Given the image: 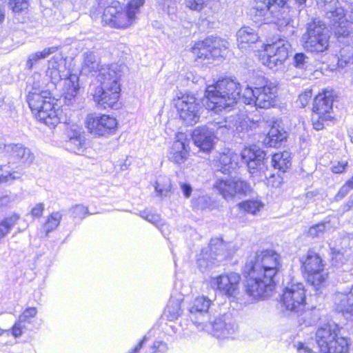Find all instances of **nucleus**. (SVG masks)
<instances>
[{
	"label": "nucleus",
	"mask_w": 353,
	"mask_h": 353,
	"mask_svg": "<svg viewBox=\"0 0 353 353\" xmlns=\"http://www.w3.org/2000/svg\"><path fill=\"white\" fill-rule=\"evenodd\" d=\"M281 266L280 255L272 250L259 251L248 258L243 269L246 293L254 298L270 296L275 287L274 276Z\"/></svg>",
	"instance_id": "1"
},
{
	"label": "nucleus",
	"mask_w": 353,
	"mask_h": 353,
	"mask_svg": "<svg viewBox=\"0 0 353 353\" xmlns=\"http://www.w3.org/2000/svg\"><path fill=\"white\" fill-rule=\"evenodd\" d=\"M240 84L230 78L219 79L212 85L207 86L205 96L208 99L207 108L215 112L232 107L241 101L248 105H254L255 89L246 87L242 94Z\"/></svg>",
	"instance_id": "2"
},
{
	"label": "nucleus",
	"mask_w": 353,
	"mask_h": 353,
	"mask_svg": "<svg viewBox=\"0 0 353 353\" xmlns=\"http://www.w3.org/2000/svg\"><path fill=\"white\" fill-rule=\"evenodd\" d=\"M287 2L288 0H256L252 12L261 20L276 24L280 31L290 35L294 30Z\"/></svg>",
	"instance_id": "3"
},
{
	"label": "nucleus",
	"mask_w": 353,
	"mask_h": 353,
	"mask_svg": "<svg viewBox=\"0 0 353 353\" xmlns=\"http://www.w3.org/2000/svg\"><path fill=\"white\" fill-rule=\"evenodd\" d=\"M54 100L48 90H41L36 85H33L27 97L29 107L37 119L50 127H54L60 120Z\"/></svg>",
	"instance_id": "4"
},
{
	"label": "nucleus",
	"mask_w": 353,
	"mask_h": 353,
	"mask_svg": "<svg viewBox=\"0 0 353 353\" xmlns=\"http://www.w3.org/2000/svg\"><path fill=\"white\" fill-rule=\"evenodd\" d=\"M316 342L321 353H347L349 343L342 335L341 327L334 322L321 326L316 332Z\"/></svg>",
	"instance_id": "5"
},
{
	"label": "nucleus",
	"mask_w": 353,
	"mask_h": 353,
	"mask_svg": "<svg viewBox=\"0 0 353 353\" xmlns=\"http://www.w3.org/2000/svg\"><path fill=\"white\" fill-rule=\"evenodd\" d=\"M145 0H130L126 10H119L116 6L107 7L103 12L102 21L111 28H127L135 23L140 8Z\"/></svg>",
	"instance_id": "6"
},
{
	"label": "nucleus",
	"mask_w": 353,
	"mask_h": 353,
	"mask_svg": "<svg viewBox=\"0 0 353 353\" xmlns=\"http://www.w3.org/2000/svg\"><path fill=\"white\" fill-rule=\"evenodd\" d=\"M330 37L325 23L319 19H313L307 23L302 36L303 46L308 52H323L328 49Z\"/></svg>",
	"instance_id": "7"
},
{
	"label": "nucleus",
	"mask_w": 353,
	"mask_h": 353,
	"mask_svg": "<svg viewBox=\"0 0 353 353\" xmlns=\"http://www.w3.org/2000/svg\"><path fill=\"white\" fill-rule=\"evenodd\" d=\"M305 298L304 285L301 283H292L283 290L281 302L286 310L301 315L304 314L305 317L310 314L304 312Z\"/></svg>",
	"instance_id": "8"
},
{
	"label": "nucleus",
	"mask_w": 353,
	"mask_h": 353,
	"mask_svg": "<svg viewBox=\"0 0 353 353\" xmlns=\"http://www.w3.org/2000/svg\"><path fill=\"white\" fill-rule=\"evenodd\" d=\"M227 121L224 123H212L210 127L202 126L196 128L192 134L194 144L201 150L209 151L212 148L215 139L214 132L216 134L228 133L232 128Z\"/></svg>",
	"instance_id": "9"
},
{
	"label": "nucleus",
	"mask_w": 353,
	"mask_h": 353,
	"mask_svg": "<svg viewBox=\"0 0 353 353\" xmlns=\"http://www.w3.org/2000/svg\"><path fill=\"white\" fill-rule=\"evenodd\" d=\"M179 117L187 125H194L200 119L201 106L193 94H184L175 100Z\"/></svg>",
	"instance_id": "10"
},
{
	"label": "nucleus",
	"mask_w": 353,
	"mask_h": 353,
	"mask_svg": "<svg viewBox=\"0 0 353 353\" xmlns=\"http://www.w3.org/2000/svg\"><path fill=\"white\" fill-rule=\"evenodd\" d=\"M301 262L304 272L307 274L308 283L318 290L327 276L321 257L314 252H308L305 259H302Z\"/></svg>",
	"instance_id": "11"
},
{
	"label": "nucleus",
	"mask_w": 353,
	"mask_h": 353,
	"mask_svg": "<svg viewBox=\"0 0 353 353\" xmlns=\"http://www.w3.org/2000/svg\"><path fill=\"white\" fill-rule=\"evenodd\" d=\"M290 43L285 40L279 39L265 46L263 63L273 70L281 65L288 57Z\"/></svg>",
	"instance_id": "12"
},
{
	"label": "nucleus",
	"mask_w": 353,
	"mask_h": 353,
	"mask_svg": "<svg viewBox=\"0 0 353 353\" xmlns=\"http://www.w3.org/2000/svg\"><path fill=\"white\" fill-rule=\"evenodd\" d=\"M85 127L95 137H105L112 134L117 125L116 119L108 114H89L87 115Z\"/></svg>",
	"instance_id": "13"
},
{
	"label": "nucleus",
	"mask_w": 353,
	"mask_h": 353,
	"mask_svg": "<svg viewBox=\"0 0 353 353\" xmlns=\"http://www.w3.org/2000/svg\"><path fill=\"white\" fill-rule=\"evenodd\" d=\"M211 303L212 301L205 296H199L189 303L188 318L199 330L208 326V310Z\"/></svg>",
	"instance_id": "14"
},
{
	"label": "nucleus",
	"mask_w": 353,
	"mask_h": 353,
	"mask_svg": "<svg viewBox=\"0 0 353 353\" xmlns=\"http://www.w3.org/2000/svg\"><path fill=\"white\" fill-rule=\"evenodd\" d=\"M214 187L225 199H231L236 194H246L252 191L249 183L235 178L218 179Z\"/></svg>",
	"instance_id": "15"
},
{
	"label": "nucleus",
	"mask_w": 353,
	"mask_h": 353,
	"mask_svg": "<svg viewBox=\"0 0 353 353\" xmlns=\"http://www.w3.org/2000/svg\"><path fill=\"white\" fill-rule=\"evenodd\" d=\"M71 73L70 61L61 54L54 56L48 62L46 76L54 85L61 82Z\"/></svg>",
	"instance_id": "16"
},
{
	"label": "nucleus",
	"mask_w": 353,
	"mask_h": 353,
	"mask_svg": "<svg viewBox=\"0 0 353 353\" xmlns=\"http://www.w3.org/2000/svg\"><path fill=\"white\" fill-rule=\"evenodd\" d=\"M207 327L203 330L211 331L212 334L218 339H226L232 336L237 330V325L228 315H222L212 322L207 320Z\"/></svg>",
	"instance_id": "17"
},
{
	"label": "nucleus",
	"mask_w": 353,
	"mask_h": 353,
	"mask_svg": "<svg viewBox=\"0 0 353 353\" xmlns=\"http://www.w3.org/2000/svg\"><path fill=\"white\" fill-rule=\"evenodd\" d=\"M0 150L10 161L30 165L34 159L31 150L21 143L3 144V147L1 145Z\"/></svg>",
	"instance_id": "18"
},
{
	"label": "nucleus",
	"mask_w": 353,
	"mask_h": 353,
	"mask_svg": "<svg viewBox=\"0 0 353 353\" xmlns=\"http://www.w3.org/2000/svg\"><path fill=\"white\" fill-rule=\"evenodd\" d=\"M265 155V152L256 145L245 148L241 153L243 162L247 165L252 174L262 169Z\"/></svg>",
	"instance_id": "19"
},
{
	"label": "nucleus",
	"mask_w": 353,
	"mask_h": 353,
	"mask_svg": "<svg viewBox=\"0 0 353 353\" xmlns=\"http://www.w3.org/2000/svg\"><path fill=\"white\" fill-rule=\"evenodd\" d=\"M189 154V140L185 133L178 132L175 141L170 148L168 159L170 161L181 164L188 159Z\"/></svg>",
	"instance_id": "20"
},
{
	"label": "nucleus",
	"mask_w": 353,
	"mask_h": 353,
	"mask_svg": "<svg viewBox=\"0 0 353 353\" xmlns=\"http://www.w3.org/2000/svg\"><path fill=\"white\" fill-rule=\"evenodd\" d=\"M277 88L274 83L266 81L263 86L255 88V106L260 108H270L275 105Z\"/></svg>",
	"instance_id": "21"
},
{
	"label": "nucleus",
	"mask_w": 353,
	"mask_h": 353,
	"mask_svg": "<svg viewBox=\"0 0 353 353\" xmlns=\"http://www.w3.org/2000/svg\"><path fill=\"white\" fill-rule=\"evenodd\" d=\"M97 80L100 85L107 88L108 86L114 89H121L119 81L121 72L117 65H103L98 71Z\"/></svg>",
	"instance_id": "22"
},
{
	"label": "nucleus",
	"mask_w": 353,
	"mask_h": 353,
	"mask_svg": "<svg viewBox=\"0 0 353 353\" xmlns=\"http://www.w3.org/2000/svg\"><path fill=\"white\" fill-rule=\"evenodd\" d=\"M332 105V92L325 90L315 97L313 112L316 114H319L320 118L323 120H331L333 118L331 112Z\"/></svg>",
	"instance_id": "23"
},
{
	"label": "nucleus",
	"mask_w": 353,
	"mask_h": 353,
	"mask_svg": "<svg viewBox=\"0 0 353 353\" xmlns=\"http://www.w3.org/2000/svg\"><path fill=\"white\" fill-rule=\"evenodd\" d=\"M240 281V275L236 272H230L213 278L211 285L216 288L228 296H232L238 289Z\"/></svg>",
	"instance_id": "24"
},
{
	"label": "nucleus",
	"mask_w": 353,
	"mask_h": 353,
	"mask_svg": "<svg viewBox=\"0 0 353 353\" xmlns=\"http://www.w3.org/2000/svg\"><path fill=\"white\" fill-rule=\"evenodd\" d=\"M121 89H114L108 86L107 88L100 85L95 90L93 99L96 103L103 108L114 107L119 98Z\"/></svg>",
	"instance_id": "25"
},
{
	"label": "nucleus",
	"mask_w": 353,
	"mask_h": 353,
	"mask_svg": "<svg viewBox=\"0 0 353 353\" xmlns=\"http://www.w3.org/2000/svg\"><path fill=\"white\" fill-rule=\"evenodd\" d=\"M63 81L65 103L74 108V103L78 100L77 94L79 90V77L75 74L70 75L62 79Z\"/></svg>",
	"instance_id": "26"
},
{
	"label": "nucleus",
	"mask_w": 353,
	"mask_h": 353,
	"mask_svg": "<svg viewBox=\"0 0 353 353\" xmlns=\"http://www.w3.org/2000/svg\"><path fill=\"white\" fill-rule=\"evenodd\" d=\"M229 244L226 243L220 238H213L210 240L209 244L210 256L211 259L217 260L221 262L228 258L231 255L230 251L228 250Z\"/></svg>",
	"instance_id": "27"
},
{
	"label": "nucleus",
	"mask_w": 353,
	"mask_h": 353,
	"mask_svg": "<svg viewBox=\"0 0 353 353\" xmlns=\"http://www.w3.org/2000/svg\"><path fill=\"white\" fill-rule=\"evenodd\" d=\"M239 159V155L230 150L221 154L217 160L219 170L224 174L231 172L237 168Z\"/></svg>",
	"instance_id": "28"
},
{
	"label": "nucleus",
	"mask_w": 353,
	"mask_h": 353,
	"mask_svg": "<svg viewBox=\"0 0 353 353\" xmlns=\"http://www.w3.org/2000/svg\"><path fill=\"white\" fill-rule=\"evenodd\" d=\"M83 62L81 65V73L85 74H96L102 66L99 57L94 51L87 50L82 54Z\"/></svg>",
	"instance_id": "29"
},
{
	"label": "nucleus",
	"mask_w": 353,
	"mask_h": 353,
	"mask_svg": "<svg viewBox=\"0 0 353 353\" xmlns=\"http://www.w3.org/2000/svg\"><path fill=\"white\" fill-rule=\"evenodd\" d=\"M238 46L241 50H247L250 46L256 43L259 36L250 27H243L236 33Z\"/></svg>",
	"instance_id": "30"
},
{
	"label": "nucleus",
	"mask_w": 353,
	"mask_h": 353,
	"mask_svg": "<svg viewBox=\"0 0 353 353\" xmlns=\"http://www.w3.org/2000/svg\"><path fill=\"white\" fill-rule=\"evenodd\" d=\"M87 145L85 136L80 130H74L66 143L68 149L77 154H83L87 149Z\"/></svg>",
	"instance_id": "31"
},
{
	"label": "nucleus",
	"mask_w": 353,
	"mask_h": 353,
	"mask_svg": "<svg viewBox=\"0 0 353 353\" xmlns=\"http://www.w3.org/2000/svg\"><path fill=\"white\" fill-rule=\"evenodd\" d=\"M287 137L286 132L279 125H273L268 132L265 139L266 144L270 147H278V145L284 141Z\"/></svg>",
	"instance_id": "32"
},
{
	"label": "nucleus",
	"mask_w": 353,
	"mask_h": 353,
	"mask_svg": "<svg viewBox=\"0 0 353 353\" xmlns=\"http://www.w3.org/2000/svg\"><path fill=\"white\" fill-rule=\"evenodd\" d=\"M336 310L349 314L353 321V303H348V297L343 293H336L334 296Z\"/></svg>",
	"instance_id": "33"
},
{
	"label": "nucleus",
	"mask_w": 353,
	"mask_h": 353,
	"mask_svg": "<svg viewBox=\"0 0 353 353\" xmlns=\"http://www.w3.org/2000/svg\"><path fill=\"white\" fill-rule=\"evenodd\" d=\"M210 58L223 57L227 54L228 42L218 37H211Z\"/></svg>",
	"instance_id": "34"
},
{
	"label": "nucleus",
	"mask_w": 353,
	"mask_h": 353,
	"mask_svg": "<svg viewBox=\"0 0 353 353\" xmlns=\"http://www.w3.org/2000/svg\"><path fill=\"white\" fill-rule=\"evenodd\" d=\"M157 195L160 197H167L172 190L171 180L165 176H160L154 184Z\"/></svg>",
	"instance_id": "35"
},
{
	"label": "nucleus",
	"mask_w": 353,
	"mask_h": 353,
	"mask_svg": "<svg viewBox=\"0 0 353 353\" xmlns=\"http://www.w3.org/2000/svg\"><path fill=\"white\" fill-rule=\"evenodd\" d=\"M211 43V37H209L203 41L196 42L192 48V51L197 58L210 59V48Z\"/></svg>",
	"instance_id": "36"
},
{
	"label": "nucleus",
	"mask_w": 353,
	"mask_h": 353,
	"mask_svg": "<svg viewBox=\"0 0 353 353\" xmlns=\"http://www.w3.org/2000/svg\"><path fill=\"white\" fill-rule=\"evenodd\" d=\"M272 165L275 169L285 172L291 165L290 154L287 152L274 154L272 157Z\"/></svg>",
	"instance_id": "37"
},
{
	"label": "nucleus",
	"mask_w": 353,
	"mask_h": 353,
	"mask_svg": "<svg viewBox=\"0 0 353 353\" xmlns=\"http://www.w3.org/2000/svg\"><path fill=\"white\" fill-rule=\"evenodd\" d=\"M10 163V162L1 166L0 182L10 183L21 177L23 174L22 172L21 171L14 170L11 168Z\"/></svg>",
	"instance_id": "38"
},
{
	"label": "nucleus",
	"mask_w": 353,
	"mask_h": 353,
	"mask_svg": "<svg viewBox=\"0 0 353 353\" xmlns=\"http://www.w3.org/2000/svg\"><path fill=\"white\" fill-rule=\"evenodd\" d=\"M58 48L57 46H52L45 48L42 51H39L30 54L26 63L27 67L30 69L32 68L33 65L39 60L46 58L50 54L56 52Z\"/></svg>",
	"instance_id": "39"
},
{
	"label": "nucleus",
	"mask_w": 353,
	"mask_h": 353,
	"mask_svg": "<svg viewBox=\"0 0 353 353\" xmlns=\"http://www.w3.org/2000/svg\"><path fill=\"white\" fill-rule=\"evenodd\" d=\"M239 207L245 212L254 215L263 208V203L257 199L248 200L240 203Z\"/></svg>",
	"instance_id": "40"
},
{
	"label": "nucleus",
	"mask_w": 353,
	"mask_h": 353,
	"mask_svg": "<svg viewBox=\"0 0 353 353\" xmlns=\"http://www.w3.org/2000/svg\"><path fill=\"white\" fill-rule=\"evenodd\" d=\"M170 320L176 319L181 313V301L179 299H170L165 309Z\"/></svg>",
	"instance_id": "41"
},
{
	"label": "nucleus",
	"mask_w": 353,
	"mask_h": 353,
	"mask_svg": "<svg viewBox=\"0 0 353 353\" xmlns=\"http://www.w3.org/2000/svg\"><path fill=\"white\" fill-rule=\"evenodd\" d=\"M326 17L330 19L334 23H340L345 16V10L341 7L338 6V3L334 5L333 9L328 10L325 12Z\"/></svg>",
	"instance_id": "42"
},
{
	"label": "nucleus",
	"mask_w": 353,
	"mask_h": 353,
	"mask_svg": "<svg viewBox=\"0 0 353 353\" xmlns=\"http://www.w3.org/2000/svg\"><path fill=\"white\" fill-rule=\"evenodd\" d=\"M353 32V24L347 21H342L336 28L335 34L338 39L347 37Z\"/></svg>",
	"instance_id": "43"
},
{
	"label": "nucleus",
	"mask_w": 353,
	"mask_h": 353,
	"mask_svg": "<svg viewBox=\"0 0 353 353\" xmlns=\"http://www.w3.org/2000/svg\"><path fill=\"white\" fill-rule=\"evenodd\" d=\"M61 219V214L58 212H53L48 217L46 223L44 224V229L46 233H49L52 230L58 227Z\"/></svg>",
	"instance_id": "44"
},
{
	"label": "nucleus",
	"mask_w": 353,
	"mask_h": 353,
	"mask_svg": "<svg viewBox=\"0 0 353 353\" xmlns=\"http://www.w3.org/2000/svg\"><path fill=\"white\" fill-rule=\"evenodd\" d=\"M353 63V54L349 48H343L340 51V57L338 59V65L345 68L350 63Z\"/></svg>",
	"instance_id": "45"
},
{
	"label": "nucleus",
	"mask_w": 353,
	"mask_h": 353,
	"mask_svg": "<svg viewBox=\"0 0 353 353\" xmlns=\"http://www.w3.org/2000/svg\"><path fill=\"white\" fill-rule=\"evenodd\" d=\"M294 65L301 70H305L310 65V58L303 52L295 54L294 56Z\"/></svg>",
	"instance_id": "46"
},
{
	"label": "nucleus",
	"mask_w": 353,
	"mask_h": 353,
	"mask_svg": "<svg viewBox=\"0 0 353 353\" xmlns=\"http://www.w3.org/2000/svg\"><path fill=\"white\" fill-rule=\"evenodd\" d=\"M326 224L321 223L311 226L308 230L307 235L312 238L321 236L326 230Z\"/></svg>",
	"instance_id": "47"
},
{
	"label": "nucleus",
	"mask_w": 353,
	"mask_h": 353,
	"mask_svg": "<svg viewBox=\"0 0 353 353\" xmlns=\"http://www.w3.org/2000/svg\"><path fill=\"white\" fill-rule=\"evenodd\" d=\"M140 216L157 227H160V225L161 227L163 226V225L160 224L161 220L160 216L157 214H152L148 211L144 210L140 212Z\"/></svg>",
	"instance_id": "48"
},
{
	"label": "nucleus",
	"mask_w": 353,
	"mask_h": 353,
	"mask_svg": "<svg viewBox=\"0 0 353 353\" xmlns=\"http://www.w3.org/2000/svg\"><path fill=\"white\" fill-rule=\"evenodd\" d=\"M209 0H185V5L192 10L201 11L208 3Z\"/></svg>",
	"instance_id": "49"
},
{
	"label": "nucleus",
	"mask_w": 353,
	"mask_h": 353,
	"mask_svg": "<svg viewBox=\"0 0 353 353\" xmlns=\"http://www.w3.org/2000/svg\"><path fill=\"white\" fill-rule=\"evenodd\" d=\"M353 188V180H349L345 185H343L338 193L336 194L334 199L338 201L344 198L348 192Z\"/></svg>",
	"instance_id": "50"
},
{
	"label": "nucleus",
	"mask_w": 353,
	"mask_h": 353,
	"mask_svg": "<svg viewBox=\"0 0 353 353\" xmlns=\"http://www.w3.org/2000/svg\"><path fill=\"white\" fill-rule=\"evenodd\" d=\"M72 214L74 219H83L89 214L88 209L83 205H76L72 209Z\"/></svg>",
	"instance_id": "51"
},
{
	"label": "nucleus",
	"mask_w": 353,
	"mask_h": 353,
	"mask_svg": "<svg viewBox=\"0 0 353 353\" xmlns=\"http://www.w3.org/2000/svg\"><path fill=\"white\" fill-rule=\"evenodd\" d=\"M37 314V310L36 307H28L19 316V319L24 323H30L31 319L34 318Z\"/></svg>",
	"instance_id": "52"
},
{
	"label": "nucleus",
	"mask_w": 353,
	"mask_h": 353,
	"mask_svg": "<svg viewBox=\"0 0 353 353\" xmlns=\"http://www.w3.org/2000/svg\"><path fill=\"white\" fill-rule=\"evenodd\" d=\"M319 8L321 9L325 13L330 9H333L334 5L338 3L337 0H316Z\"/></svg>",
	"instance_id": "53"
},
{
	"label": "nucleus",
	"mask_w": 353,
	"mask_h": 353,
	"mask_svg": "<svg viewBox=\"0 0 353 353\" xmlns=\"http://www.w3.org/2000/svg\"><path fill=\"white\" fill-rule=\"evenodd\" d=\"M192 206L196 209H205L209 205V198L205 196H199L193 199L192 201Z\"/></svg>",
	"instance_id": "54"
},
{
	"label": "nucleus",
	"mask_w": 353,
	"mask_h": 353,
	"mask_svg": "<svg viewBox=\"0 0 353 353\" xmlns=\"http://www.w3.org/2000/svg\"><path fill=\"white\" fill-rule=\"evenodd\" d=\"M13 12H19L27 8V0H9Z\"/></svg>",
	"instance_id": "55"
},
{
	"label": "nucleus",
	"mask_w": 353,
	"mask_h": 353,
	"mask_svg": "<svg viewBox=\"0 0 353 353\" xmlns=\"http://www.w3.org/2000/svg\"><path fill=\"white\" fill-rule=\"evenodd\" d=\"M312 97V90L307 89L303 92L299 97V101L300 102L301 107L306 106L311 100Z\"/></svg>",
	"instance_id": "56"
},
{
	"label": "nucleus",
	"mask_w": 353,
	"mask_h": 353,
	"mask_svg": "<svg viewBox=\"0 0 353 353\" xmlns=\"http://www.w3.org/2000/svg\"><path fill=\"white\" fill-rule=\"evenodd\" d=\"M283 183V178L279 174H272L267 179V184L274 188H278Z\"/></svg>",
	"instance_id": "57"
},
{
	"label": "nucleus",
	"mask_w": 353,
	"mask_h": 353,
	"mask_svg": "<svg viewBox=\"0 0 353 353\" xmlns=\"http://www.w3.org/2000/svg\"><path fill=\"white\" fill-rule=\"evenodd\" d=\"M25 323L21 321L20 319L14 323L12 328V334L14 337L20 336L23 333V330L25 329Z\"/></svg>",
	"instance_id": "58"
},
{
	"label": "nucleus",
	"mask_w": 353,
	"mask_h": 353,
	"mask_svg": "<svg viewBox=\"0 0 353 353\" xmlns=\"http://www.w3.org/2000/svg\"><path fill=\"white\" fill-rule=\"evenodd\" d=\"M295 347L299 353H316V350L311 348L308 344L298 342Z\"/></svg>",
	"instance_id": "59"
},
{
	"label": "nucleus",
	"mask_w": 353,
	"mask_h": 353,
	"mask_svg": "<svg viewBox=\"0 0 353 353\" xmlns=\"http://www.w3.org/2000/svg\"><path fill=\"white\" fill-rule=\"evenodd\" d=\"M313 126L314 129L317 130H322L324 128L323 122L327 121L328 120H323L320 118L319 114H314L312 118Z\"/></svg>",
	"instance_id": "60"
},
{
	"label": "nucleus",
	"mask_w": 353,
	"mask_h": 353,
	"mask_svg": "<svg viewBox=\"0 0 353 353\" xmlns=\"http://www.w3.org/2000/svg\"><path fill=\"white\" fill-rule=\"evenodd\" d=\"M347 165L346 161H339L332 166V171L336 174L342 173Z\"/></svg>",
	"instance_id": "61"
},
{
	"label": "nucleus",
	"mask_w": 353,
	"mask_h": 353,
	"mask_svg": "<svg viewBox=\"0 0 353 353\" xmlns=\"http://www.w3.org/2000/svg\"><path fill=\"white\" fill-rule=\"evenodd\" d=\"M179 185L183 196L186 199L190 198L192 192V188L191 185L188 183H180Z\"/></svg>",
	"instance_id": "62"
},
{
	"label": "nucleus",
	"mask_w": 353,
	"mask_h": 353,
	"mask_svg": "<svg viewBox=\"0 0 353 353\" xmlns=\"http://www.w3.org/2000/svg\"><path fill=\"white\" fill-rule=\"evenodd\" d=\"M152 349L154 350V352H152V353L156 352L163 353L167 351L168 347L165 343L157 341L154 343L152 345Z\"/></svg>",
	"instance_id": "63"
},
{
	"label": "nucleus",
	"mask_w": 353,
	"mask_h": 353,
	"mask_svg": "<svg viewBox=\"0 0 353 353\" xmlns=\"http://www.w3.org/2000/svg\"><path fill=\"white\" fill-rule=\"evenodd\" d=\"M44 210V205L43 203L37 204L31 210V214L34 217H39L42 215Z\"/></svg>",
	"instance_id": "64"
}]
</instances>
